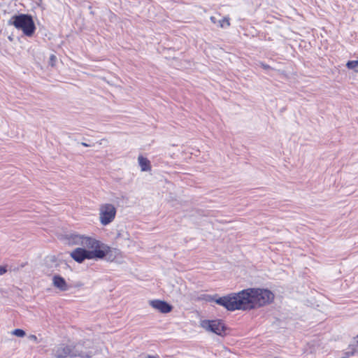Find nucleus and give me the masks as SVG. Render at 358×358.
<instances>
[{"label": "nucleus", "mask_w": 358, "mask_h": 358, "mask_svg": "<svg viewBox=\"0 0 358 358\" xmlns=\"http://www.w3.org/2000/svg\"><path fill=\"white\" fill-rule=\"evenodd\" d=\"M52 284L60 291L66 292L69 289V286L67 285L65 279L59 275H55L52 277Z\"/></svg>", "instance_id": "nucleus-10"}, {"label": "nucleus", "mask_w": 358, "mask_h": 358, "mask_svg": "<svg viewBox=\"0 0 358 358\" xmlns=\"http://www.w3.org/2000/svg\"><path fill=\"white\" fill-rule=\"evenodd\" d=\"M7 271L6 267L0 266V275L4 274Z\"/></svg>", "instance_id": "nucleus-18"}, {"label": "nucleus", "mask_w": 358, "mask_h": 358, "mask_svg": "<svg viewBox=\"0 0 358 358\" xmlns=\"http://www.w3.org/2000/svg\"><path fill=\"white\" fill-rule=\"evenodd\" d=\"M29 339L30 341H32L34 342H35L36 343H38V338L36 335H34V334H31L29 336Z\"/></svg>", "instance_id": "nucleus-16"}, {"label": "nucleus", "mask_w": 358, "mask_h": 358, "mask_svg": "<svg viewBox=\"0 0 358 358\" xmlns=\"http://www.w3.org/2000/svg\"><path fill=\"white\" fill-rule=\"evenodd\" d=\"M99 211L100 222L103 226L111 223L114 220L117 213L115 207L111 203L101 205Z\"/></svg>", "instance_id": "nucleus-7"}, {"label": "nucleus", "mask_w": 358, "mask_h": 358, "mask_svg": "<svg viewBox=\"0 0 358 358\" xmlns=\"http://www.w3.org/2000/svg\"><path fill=\"white\" fill-rule=\"evenodd\" d=\"M138 164L141 171H148L151 170V164L149 159L140 155L138 158Z\"/></svg>", "instance_id": "nucleus-11"}, {"label": "nucleus", "mask_w": 358, "mask_h": 358, "mask_svg": "<svg viewBox=\"0 0 358 358\" xmlns=\"http://www.w3.org/2000/svg\"><path fill=\"white\" fill-rule=\"evenodd\" d=\"M274 298L271 290L264 288H247L222 296L217 294L207 296L208 301H214L230 312L259 308L271 303Z\"/></svg>", "instance_id": "nucleus-1"}, {"label": "nucleus", "mask_w": 358, "mask_h": 358, "mask_svg": "<svg viewBox=\"0 0 358 358\" xmlns=\"http://www.w3.org/2000/svg\"><path fill=\"white\" fill-rule=\"evenodd\" d=\"M346 66L349 69H353L355 72H358V59L348 61L346 64Z\"/></svg>", "instance_id": "nucleus-12"}, {"label": "nucleus", "mask_w": 358, "mask_h": 358, "mask_svg": "<svg viewBox=\"0 0 358 358\" xmlns=\"http://www.w3.org/2000/svg\"><path fill=\"white\" fill-rule=\"evenodd\" d=\"M56 61H57L56 56L54 55H51L50 57V64L53 66L55 65V63Z\"/></svg>", "instance_id": "nucleus-15"}, {"label": "nucleus", "mask_w": 358, "mask_h": 358, "mask_svg": "<svg viewBox=\"0 0 358 358\" xmlns=\"http://www.w3.org/2000/svg\"><path fill=\"white\" fill-rule=\"evenodd\" d=\"M65 239L69 245H78L83 247H92L96 243V238L78 233H71L65 236Z\"/></svg>", "instance_id": "nucleus-6"}, {"label": "nucleus", "mask_w": 358, "mask_h": 358, "mask_svg": "<svg viewBox=\"0 0 358 358\" xmlns=\"http://www.w3.org/2000/svg\"><path fill=\"white\" fill-rule=\"evenodd\" d=\"M72 349V345L62 344L54 350V355L57 358L75 357Z\"/></svg>", "instance_id": "nucleus-8"}, {"label": "nucleus", "mask_w": 358, "mask_h": 358, "mask_svg": "<svg viewBox=\"0 0 358 358\" xmlns=\"http://www.w3.org/2000/svg\"><path fill=\"white\" fill-rule=\"evenodd\" d=\"M259 66L264 69V70H269L271 69V66L264 62H259Z\"/></svg>", "instance_id": "nucleus-17"}, {"label": "nucleus", "mask_w": 358, "mask_h": 358, "mask_svg": "<svg viewBox=\"0 0 358 358\" xmlns=\"http://www.w3.org/2000/svg\"><path fill=\"white\" fill-rule=\"evenodd\" d=\"M8 24L13 25L17 29L22 30V33L28 37L32 36L36 31L35 23L29 14L14 15L8 20Z\"/></svg>", "instance_id": "nucleus-3"}, {"label": "nucleus", "mask_w": 358, "mask_h": 358, "mask_svg": "<svg viewBox=\"0 0 358 358\" xmlns=\"http://www.w3.org/2000/svg\"><path fill=\"white\" fill-rule=\"evenodd\" d=\"M201 327L220 336H224L228 329L224 321L220 319L202 320Z\"/></svg>", "instance_id": "nucleus-5"}, {"label": "nucleus", "mask_w": 358, "mask_h": 358, "mask_svg": "<svg viewBox=\"0 0 358 358\" xmlns=\"http://www.w3.org/2000/svg\"><path fill=\"white\" fill-rule=\"evenodd\" d=\"M81 145L83 146H84V147H90V146H92L90 144H88V143H85V142L81 143Z\"/></svg>", "instance_id": "nucleus-20"}, {"label": "nucleus", "mask_w": 358, "mask_h": 358, "mask_svg": "<svg viewBox=\"0 0 358 358\" xmlns=\"http://www.w3.org/2000/svg\"><path fill=\"white\" fill-rule=\"evenodd\" d=\"M219 25L222 28H227L229 27L230 22L229 19L228 17H223L221 20H219Z\"/></svg>", "instance_id": "nucleus-14"}, {"label": "nucleus", "mask_w": 358, "mask_h": 358, "mask_svg": "<svg viewBox=\"0 0 358 358\" xmlns=\"http://www.w3.org/2000/svg\"><path fill=\"white\" fill-rule=\"evenodd\" d=\"M145 358H159V355H148Z\"/></svg>", "instance_id": "nucleus-19"}, {"label": "nucleus", "mask_w": 358, "mask_h": 358, "mask_svg": "<svg viewBox=\"0 0 358 358\" xmlns=\"http://www.w3.org/2000/svg\"><path fill=\"white\" fill-rule=\"evenodd\" d=\"M11 334L19 338H22L25 336L26 333L24 330L22 329H15L11 331Z\"/></svg>", "instance_id": "nucleus-13"}, {"label": "nucleus", "mask_w": 358, "mask_h": 358, "mask_svg": "<svg viewBox=\"0 0 358 358\" xmlns=\"http://www.w3.org/2000/svg\"><path fill=\"white\" fill-rule=\"evenodd\" d=\"M150 306L155 309L158 310L162 313H170L173 306L165 301L155 299L150 301Z\"/></svg>", "instance_id": "nucleus-9"}, {"label": "nucleus", "mask_w": 358, "mask_h": 358, "mask_svg": "<svg viewBox=\"0 0 358 358\" xmlns=\"http://www.w3.org/2000/svg\"><path fill=\"white\" fill-rule=\"evenodd\" d=\"M210 20L212 22H213L214 23L215 22V17H210Z\"/></svg>", "instance_id": "nucleus-21"}, {"label": "nucleus", "mask_w": 358, "mask_h": 358, "mask_svg": "<svg viewBox=\"0 0 358 358\" xmlns=\"http://www.w3.org/2000/svg\"><path fill=\"white\" fill-rule=\"evenodd\" d=\"M75 357L92 358L96 352V348L92 340L85 339L72 345Z\"/></svg>", "instance_id": "nucleus-4"}, {"label": "nucleus", "mask_w": 358, "mask_h": 358, "mask_svg": "<svg viewBox=\"0 0 358 358\" xmlns=\"http://www.w3.org/2000/svg\"><path fill=\"white\" fill-rule=\"evenodd\" d=\"M92 247H79L74 249L70 254L71 257L77 263L81 264L85 260L88 259H103L105 258L108 261H113L115 256L113 255V250L107 244L96 241Z\"/></svg>", "instance_id": "nucleus-2"}]
</instances>
